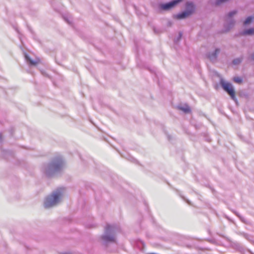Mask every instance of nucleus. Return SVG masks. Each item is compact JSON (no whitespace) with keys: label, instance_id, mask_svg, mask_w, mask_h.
Instances as JSON below:
<instances>
[{"label":"nucleus","instance_id":"1","mask_svg":"<svg viewBox=\"0 0 254 254\" xmlns=\"http://www.w3.org/2000/svg\"><path fill=\"white\" fill-rule=\"evenodd\" d=\"M64 165L62 158L57 157L54 158L50 163L44 165L42 171L47 177H53L63 170Z\"/></svg>","mask_w":254,"mask_h":254},{"label":"nucleus","instance_id":"2","mask_svg":"<svg viewBox=\"0 0 254 254\" xmlns=\"http://www.w3.org/2000/svg\"><path fill=\"white\" fill-rule=\"evenodd\" d=\"M64 190L60 188L54 191L51 195L48 196L44 201V206L49 208L57 205L62 199L64 194Z\"/></svg>","mask_w":254,"mask_h":254},{"label":"nucleus","instance_id":"3","mask_svg":"<svg viewBox=\"0 0 254 254\" xmlns=\"http://www.w3.org/2000/svg\"><path fill=\"white\" fill-rule=\"evenodd\" d=\"M118 227L115 225H107L105 227L104 234L101 238L105 244L116 242L115 233L118 231Z\"/></svg>","mask_w":254,"mask_h":254},{"label":"nucleus","instance_id":"4","mask_svg":"<svg viewBox=\"0 0 254 254\" xmlns=\"http://www.w3.org/2000/svg\"><path fill=\"white\" fill-rule=\"evenodd\" d=\"M186 10L178 14L176 17L178 19H183L191 14L194 11V6L192 2H187L186 4Z\"/></svg>","mask_w":254,"mask_h":254},{"label":"nucleus","instance_id":"5","mask_svg":"<svg viewBox=\"0 0 254 254\" xmlns=\"http://www.w3.org/2000/svg\"><path fill=\"white\" fill-rule=\"evenodd\" d=\"M220 84L223 89L230 96L232 99L236 101L235 92L232 84L229 82H225L221 80Z\"/></svg>","mask_w":254,"mask_h":254},{"label":"nucleus","instance_id":"6","mask_svg":"<svg viewBox=\"0 0 254 254\" xmlns=\"http://www.w3.org/2000/svg\"><path fill=\"white\" fill-rule=\"evenodd\" d=\"M237 13L236 10H233L230 12L226 18V22L224 25L226 31H229L235 24V21L232 17Z\"/></svg>","mask_w":254,"mask_h":254},{"label":"nucleus","instance_id":"7","mask_svg":"<svg viewBox=\"0 0 254 254\" xmlns=\"http://www.w3.org/2000/svg\"><path fill=\"white\" fill-rule=\"evenodd\" d=\"M183 0H174L169 2L162 4L161 5V8L163 10H168L176 4H177L180 2L182 1Z\"/></svg>","mask_w":254,"mask_h":254},{"label":"nucleus","instance_id":"8","mask_svg":"<svg viewBox=\"0 0 254 254\" xmlns=\"http://www.w3.org/2000/svg\"><path fill=\"white\" fill-rule=\"evenodd\" d=\"M220 52V49L219 48H216L214 52L208 53L207 54V57L211 61H215Z\"/></svg>","mask_w":254,"mask_h":254},{"label":"nucleus","instance_id":"9","mask_svg":"<svg viewBox=\"0 0 254 254\" xmlns=\"http://www.w3.org/2000/svg\"><path fill=\"white\" fill-rule=\"evenodd\" d=\"M24 57L26 62L28 63V64L30 65H36L40 62V60L38 59H36L35 60H32L29 57V56L26 54H25Z\"/></svg>","mask_w":254,"mask_h":254},{"label":"nucleus","instance_id":"10","mask_svg":"<svg viewBox=\"0 0 254 254\" xmlns=\"http://www.w3.org/2000/svg\"><path fill=\"white\" fill-rule=\"evenodd\" d=\"M177 108L185 113H189L191 111L190 107L187 104L178 106Z\"/></svg>","mask_w":254,"mask_h":254},{"label":"nucleus","instance_id":"11","mask_svg":"<svg viewBox=\"0 0 254 254\" xmlns=\"http://www.w3.org/2000/svg\"><path fill=\"white\" fill-rule=\"evenodd\" d=\"M244 34L245 35H252L254 33V28H252L246 30L244 31Z\"/></svg>","mask_w":254,"mask_h":254},{"label":"nucleus","instance_id":"12","mask_svg":"<svg viewBox=\"0 0 254 254\" xmlns=\"http://www.w3.org/2000/svg\"><path fill=\"white\" fill-rule=\"evenodd\" d=\"M253 19V17L252 16H249V17H247V19L244 21V24L245 25H247L250 24L252 22Z\"/></svg>","mask_w":254,"mask_h":254},{"label":"nucleus","instance_id":"13","mask_svg":"<svg viewBox=\"0 0 254 254\" xmlns=\"http://www.w3.org/2000/svg\"><path fill=\"white\" fill-rule=\"evenodd\" d=\"M242 60V59L241 58L235 59L233 61V64H236V65L238 64L241 63Z\"/></svg>","mask_w":254,"mask_h":254},{"label":"nucleus","instance_id":"14","mask_svg":"<svg viewBox=\"0 0 254 254\" xmlns=\"http://www.w3.org/2000/svg\"><path fill=\"white\" fill-rule=\"evenodd\" d=\"M233 80L235 82L238 83H240L242 82V79L239 77H235Z\"/></svg>","mask_w":254,"mask_h":254},{"label":"nucleus","instance_id":"15","mask_svg":"<svg viewBox=\"0 0 254 254\" xmlns=\"http://www.w3.org/2000/svg\"><path fill=\"white\" fill-rule=\"evenodd\" d=\"M228 0H216L215 5H219L222 4V3H223L225 1H227Z\"/></svg>","mask_w":254,"mask_h":254},{"label":"nucleus","instance_id":"16","mask_svg":"<svg viewBox=\"0 0 254 254\" xmlns=\"http://www.w3.org/2000/svg\"><path fill=\"white\" fill-rule=\"evenodd\" d=\"M64 19L68 24H71L72 19L70 17L64 16Z\"/></svg>","mask_w":254,"mask_h":254},{"label":"nucleus","instance_id":"17","mask_svg":"<svg viewBox=\"0 0 254 254\" xmlns=\"http://www.w3.org/2000/svg\"><path fill=\"white\" fill-rule=\"evenodd\" d=\"M235 213L236 214V215L237 216H238L240 219L243 221V222H246V221L244 219V218L243 217H242V216H241L238 212H235Z\"/></svg>","mask_w":254,"mask_h":254},{"label":"nucleus","instance_id":"18","mask_svg":"<svg viewBox=\"0 0 254 254\" xmlns=\"http://www.w3.org/2000/svg\"><path fill=\"white\" fill-rule=\"evenodd\" d=\"M182 36V33L181 32H180L177 41H179L181 38Z\"/></svg>","mask_w":254,"mask_h":254},{"label":"nucleus","instance_id":"19","mask_svg":"<svg viewBox=\"0 0 254 254\" xmlns=\"http://www.w3.org/2000/svg\"><path fill=\"white\" fill-rule=\"evenodd\" d=\"M251 59L254 61V53L251 55Z\"/></svg>","mask_w":254,"mask_h":254},{"label":"nucleus","instance_id":"20","mask_svg":"<svg viewBox=\"0 0 254 254\" xmlns=\"http://www.w3.org/2000/svg\"><path fill=\"white\" fill-rule=\"evenodd\" d=\"M60 254H70L67 253H61Z\"/></svg>","mask_w":254,"mask_h":254},{"label":"nucleus","instance_id":"21","mask_svg":"<svg viewBox=\"0 0 254 254\" xmlns=\"http://www.w3.org/2000/svg\"><path fill=\"white\" fill-rule=\"evenodd\" d=\"M1 138H2L1 134L0 133V140L1 139Z\"/></svg>","mask_w":254,"mask_h":254},{"label":"nucleus","instance_id":"22","mask_svg":"<svg viewBox=\"0 0 254 254\" xmlns=\"http://www.w3.org/2000/svg\"><path fill=\"white\" fill-rule=\"evenodd\" d=\"M187 202H188L189 204H190V202H189V200H187Z\"/></svg>","mask_w":254,"mask_h":254}]
</instances>
